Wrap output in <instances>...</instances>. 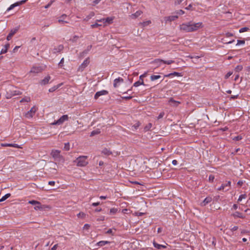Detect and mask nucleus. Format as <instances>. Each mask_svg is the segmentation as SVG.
<instances>
[{
  "label": "nucleus",
  "instance_id": "49",
  "mask_svg": "<svg viewBox=\"0 0 250 250\" xmlns=\"http://www.w3.org/2000/svg\"><path fill=\"white\" fill-rule=\"evenodd\" d=\"M175 13L179 15H182L185 13V12L182 10H179L176 11Z\"/></svg>",
  "mask_w": 250,
  "mask_h": 250
},
{
  "label": "nucleus",
  "instance_id": "46",
  "mask_svg": "<svg viewBox=\"0 0 250 250\" xmlns=\"http://www.w3.org/2000/svg\"><path fill=\"white\" fill-rule=\"evenodd\" d=\"M249 30V28H248V27H243V28H241L239 30V32H240V33H243V32H244L248 31Z\"/></svg>",
  "mask_w": 250,
  "mask_h": 250
},
{
  "label": "nucleus",
  "instance_id": "47",
  "mask_svg": "<svg viewBox=\"0 0 250 250\" xmlns=\"http://www.w3.org/2000/svg\"><path fill=\"white\" fill-rule=\"evenodd\" d=\"M79 38V36L75 35L72 39H70V41H71L72 42H76Z\"/></svg>",
  "mask_w": 250,
  "mask_h": 250
},
{
  "label": "nucleus",
  "instance_id": "55",
  "mask_svg": "<svg viewBox=\"0 0 250 250\" xmlns=\"http://www.w3.org/2000/svg\"><path fill=\"white\" fill-rule=\"evenodd\" d=\"M53 2H54V0H51L47 5H46L44 6V8L45 9L48 8L49 7L51 6V5H52V4L53 3Z\"/></svg>",
  "mask_w": 250,
  "mask_h": 250
},
{
  "label": "nucleus",
  "instance_id": "13",
  "mask_svg": "<svg viewBox=\"0 0 250 250\" xmlns=\"http://www.w3.org/2000/svg\"><path fill=\"white\" fill-rule=\"evenodd\" d=\"M168 103L172 106L177 107L181 104V102L175 101L172 98H170L168 101Z\"/></svg>",
  "mask_w": 250,
  "mask_h": 250
},
{
  "label": "nucleus",
  "instance_id": "21",
  "mask_svg": "<svg viewBox=\"0 0 250 250\" xmlns=\"http://www.w3.org/2000/svg\"><path fill=\"white\" fill-rule=\"evenodd\" d=\"M172 76L179 77V76H182V75L181 73L174 72L173 73H169V74L165 75V77H170Z\"/></svg>",
  "mask_w": 250,
  "mask_h": 250
},
{
  "label": "nucleus",
  "instance_id": "64",
  "mask_svg": "<svg viewBox=\"0 0 250 250\" xmlns=\"http://www.w3.org/2000/svg\"><path fill=\"white\" fill-rule=\"evenodd\" d=\"M12 37H13V36H12V35H11V34H10L9 33V34L8 35V36H7V38H6V39H7V40L8 41H9V40H10L11 39V38H12Z\"/></svg>",
  "mask_w": 250,
  "mask_h": 250
},
{
  "label": "nucleus",
  "instance_id": "2",
  "mask_svg": "<svg viewBox=\"0 0 250 250\" xmlns=\"http://www.w3.org/2000/svg\"><path fill=\"white\" fill-rule=\"evenodd\" d=\"M87 156H80L77 158L74 161L77 164V166L79 167H84L88 164V162L86 161Z\"/></svg>",
  "mask_w": 250,
  "mask_h": 250
},
{
  "label": "nucleus",
  "instance_id": "8",
  "mask_svg": "<svg viewBox=\"0 0 250 250\" xmlns=\"http://www.w3.org/2000/svg\"><path fill=\"white\" fill-rule=\"evenodd\" d=\"M36 111L37 108L35 106L32 107L29 111L25 113V117L28 119L32 118Z\"/></svg>",
  "mask_w": 250,
  "mask_h": 250
},
{
  "label": "nucleus",
  "instance_id": "32",
  "mask_svg": "<svg viewBox=\"0 0 250 250\" xmlns=\"http://www.w3.org/2000/svg\"><path fill=\"white\" fill-rule=\"evenodd\" d=\"M95 15V13L94 12H90V13L86 16V17L84 19V20L86 21H88Z\"/></svg>",
  "mask_w": 250,
  "mask_h": 250
},
{
  "label": "nucleus",
  "instance_id": "19",
  "mask_svg": "<svg viewBox=\"0 0 250 250\" xmlns=\"http://www.w3.org/2000/svg\"><path fill=\"white\" fill-rule=\"evenodd\" d=\"M153 246H154L155 248H156V249H158V250H160V249H162V248H163V249H165V248H166V247H166V246L159 244H158L157 243H156V242H155V241H153Z\"/></svg>",
  "mask_w": 250,
  "mask_h": 250
},
{
  "label": "nucleus",
  "instance_id": "9",
  "mask_svg": "<svg viewBox=\"0 0 250 250\" xmlns=\"http://www.w3.org/2000/svg\"><path fill=\"white\" fill-rule=\"evenodd\" d=\"M43 70V68L41 66H33L30 72L34 73H38L42 72Z\"/></svg>",
  "mask_w": 250,
  "mask_h": 250
},
{
  "label": "nucleus",
  "instance_id": "25",
  "mask_svg": "<svg viewBox=\"0 0 250 250\" xmlns=\"http://www.w3.org/2000/svg\"><path fill=\"white\" fill-rule=\"evenodd\" d=\"M62 85V83H60L57 85H55V86H53L52 87L49 89V92H53L55 91L56 90H57L58 88H59Z\"/></svg>",
  "mask_w": 250,
  "mask_h": 250
},
{
  "label": "nucleus",
  "instance_id": "12",
  "mask_svg": "<svg viewBox=\"0 0 250 250\" xmlns=\"http://www.w3.org/2000/svg\"><path fill=\"white\" fill-rule=\"evenodd\" d=\"M212 198L210 196H208L206 197L202 202L201 203V206H205L208 205V203H210L212 201Z\"/></svg>",
  "mask_w": 250,
  "mask_h": 250
},
{
  "label": "nucleus",
  "instance_id": "53",
  "mask_svg": "<svg viewBox=\"0 0 250 250\" xmlns=\"http://www.w3.org/2000/svg\"><path fill=\"white\" fill-rule=\"evenodd\" d=\"M63 63H64V58H62L60 62L59 63L58 65L60 67H62L63 65Z\"/></svg>",
  "mask_w": 250,
  "mask_h": 250
},
{
  "label": "nucleus",
  "instance_id": "31",
  "mask_svg": "<svg viewBox=\"0 0 250 250\" xmlns=\"http://www.w3.org/2000/svg\"><path fill=\"white\" fill-rule=\"evenodd\" d=\"M102 153L105 155H109L112 152L107 148H104L102 151Z\"/></svg>",
  "mask_w": 250,
  "mask_h": 250
},
{
  "label": "nucleus",
  "instance_id": "39",
  "mask_svg": "<svg viewBox=\"0 0 250 250\" xmlns=\"http://www.w3.org/2000/svg\"><path fill=\"white\" fill-rule=\"evenodd\" d=\"M101 26L102 24H99L98 22L96 21L95 23L91 25V28H95Z\"/></svg>",
  "mask_w": 250,
  "mask_h": 250
},
{
  "label": "nucleus",
  "instance_id": "56",
  "mask_svg": "<svg viewBox=\"0 0 250 250\" xmlns=\"http://www.w3.org/2000/svg\"><path fill=\"white\" fill-rule=\"evenodd\" d=\"M85 216V214L83 212H80L77 214L78 217L83 218Z\"/></svg>",
  "mask_w": 250,
  "mask_h": 250
},
{
  "label": "nucleus",
  "instance_id": "18",
  "mask_svg": "<svg viewBox=\"0 0 250 250\" xmlns=\"http://www.w3.org/2000/svg\"><path fill=\"white\" fill-rule=\"evenodd\" d=\"M124 82V80L123 78L119 77L117 79H115L114 81L113 86L114 87H117L118 86V83H123Z\"/></svg>",
  "mask_w": 250,
  "mask_h": 250
},
{
  "label": "nucleus",
  "instance_id": "57",
  "mask_svg": "<svg viewBox=\"0 0 250 250\" xmlns=\"http://www.w3.org/2000/svg\"><path fill=\"white\" fill-rule=\"evenodd\" d=\"M1 146H9L11 147V144L9 143H3L1 144Z\"/></svg>",
  "mask_w": 250,
  "mask_h": 250
},
{
  "label": "nucleus",
  "instance_id": "6",
  "mask_svg": "<svg viewBox=\"0 0 250 250\" xmlns=\"http://www.w3.org/2000/svg\"><path fill=\"white\" fill-rule=\"evenodd\" d=\"M147 73H145L144 74L141 75L139 77V80L137 82H136L134 84L133 86L135 87L139 86L140 85H145V83H144L143 78L146 76Z\"/></svg>",
  "mask_w": 250,
  "mask_h": 250
},
{
  "label": "nucleus",
  "instance_id": "48",
  "mask_svg": "<svg viewBox=\"0 0 250 250\" xmlns=\"http://www.w3.org/2000/svg\"><path fill=\"white\" fill-rule=\"evenodd\" d=\"M242 139V137L241 135H238L237 136H235L233 139V140L235 141H240Z\"/></svg>",
  "mask_w": 250,
  "mask_h": 250
},
{
  "label": "nucleus",
  "instance_id": "38",
  "mask_svg": "<svg viewBox=\"0 0 250 250\" xmlns=\"http://www.w3.org/2000/svg\"><path fill=\"white\" fill-rule=\"evenodd\" d=\"M151 23V21L148 20L146 21H144L143 22L140 23L141 25H142L143 26H146L148 25Z\"/></svg>",
  "mask_w": 250,
  "mask_h": 250
},
{
  "label": "nucleus",
  "instance_id": "7",
  "mask_svg": "<svg viewBox=\"0 0 250 250\" xmlns=\"http://www.w3.org/2000/svg\"><path fill=\"white\" fill-rule=\"evenodd\" d=\"M154 63H156L158 65H160L162 63L167 64H170L171 63H173L174 62V61L173 60H168V61H164L162 59H155L153 61Z\"/></svg>",
  "mask_w": 250,
  "mask_h": 250
},
{
  "label": "nucleus",
  "instance_id": "24",
  "mask_svg": "<svg viewBox=\"0 0 250 250\" xmlns=\"http://www.w3.org/2000/svg\"><path fill=\"white\" fill-rule=\"evenodd\" d=\"M45 206L42 205L40 202H39V204H37L34 207V209L36 210H43Z\"/></svg>",
  "mask_w": 250,
  "mask_h": 250
},
{
  "label": "nucleus",
  "instance_id": "50",
  "mask_svg": "<svg viewBox=\"0 0 250 250\" xmlns=\"http://www.w3.org/2000/svg\"><path fill=\"white\" fill-rule=\"evenodd\" d=\"M245 43V40H237V42L236 45H238L240 44H244Z\"/></svg>",
  "mask_w": 250,
  "mask_h": 250
},
{
  "label": "nucleus",
  "instance_id": "16",
  "mask_svg": "<svg viewBox=\"0 0 250 250\" xmlns=\"http://www.w3.org/2000/svg\"><path fill=\"white\" fill-rule=\"evenodd\" d=\"M114 19V18L112 17L104 18V26H105L107 24H111L113 22Z\"/></svg>",
  "mask_w": 250,
  "mask_h": 250
},
{
  "label": "nucleus",
  "instance_id": "41",
  "mask_svg": "<svg viewBox=\"0 0 250 250\" xmlns=\"http://www.w3.org/2000/svg\"><path fill=\"white\" fill-rule=\"evenodd\" d=\"M18 5V3H15L10 6L9 8H8L7 11H10L13 9L15 7Z\"/></svg>",
  "mask_w": 250,
  "mask_h": 250
},
{
  "label": "nucleus",
  "instance_id": "61",
  "mask_svg": "<svg viewBox=\"0 0 250 250\" xmlns=\"http://www.w3.org/2000/svg\"><path fill=\"white\" fill-rule=\"evenodd\" d=\"M96 21L98 22H103L104 24V18H103L100 20H97Z\"/></svg>",
  "mask_w": 250,
  "mask_h": 250
},
{
  "label": "nucleus",
  "instance_id": "28",
  "mask_svg": "<svg viewBox=\"0 0 250 250\" xmlns=\"http://www.w3.org/2000/svg\"><path fill=\"white\" fill-rule=\"evenodd\" d=\"M9 46L10 45L9 43L5 44L4 47L1 49L0 54H4L6 53Z\"/></svg>",
  "mask_w": 250,
  "mask_h": 250
},
{
  "label": "nucleus",
  "instance_id": "42",
  "mask_svg": "<svg viewBox=\"0 0 250 250\" xmlns=\"http://www.w3.org/2000/svg\"><path fill=\"white\" fill-rule=\"evenodd\" d=\"M243 69V66L242 65H238L237 66H236V67H235V70L236 72H239L240 71H241Z\"/></svg>",
  "mask_w": 250,
  "mask_h": 250
},
{
  "label": "nucleus",
  "instance_id": "51",
  "mask_svg": "<svg viewBox=\"0 0 250 250\" xmlns=\"http://www.w3.org/2000/svg\"><path fill=\"white\" fill-rule=\"evenodd\" d=\"M165 115V112H161L159 116L157 117V119L159 120L160 119H162Z\"/></svg>",
  "mask_w": 250,
  "mask_h": 250
},
{
  "label": "nucleus",
  "instance_id": "44",
  "mask_svg": "<svg viewBox=\"0 0 250 250\" xmlns=\"http://www.w3.org/2000/svg\"><path fill=\"white\" fill-rule=\"evenodd\" d=\"M117 211H118L117 208H112L110 209V214H115L116 213Z\"/></svg>",
  "mask_w": 250,
  "mask_h": 250
},
{
  "label": "nucleus",
  "instance_id": "60",
  "mask_svg": "<svg viewBox=\"0 0 250 250\" xmlns=\"http://www.w3.org/2000/svg\"><path fill=\"white\" fill-rule=\"evenodd\" d=\"M102 0H95L93 1V5L98 4Z\"/></svg>",
  "mask_w": 250,
  "mask_h": 250
},
{
  "label": "nucleus",
  "instance_id": "11",
  "mask_svg": "<svg viewBox=\"0 0 250 250\" xmlns=\"http://www.w3.org/2000/svg\"><path fill=\"white\" fill-rule=\"evenodd\" d=\"M89 63V61L88 60V58L86 59L81 64V65L79 66V69L83 71L84 68H85L88 64Z\"/></svg>",
  "mask_w": 250,
  "mask_h": 250
},
{
  "label": "nucleus",
  "instance_id": "23",
  "mask_svg": "<svg viewBox=\"0 0 250 250\" xmlns=\"http://www.w3.org/2000/svg\"><path fill=\"white\" fill-rule=\"evenodd\" d=\"M92 47V45L88 46L87 48L80 54L81 56L83 57L84 56V55L87 54L88 52L91 49Z\"/></svg>",
  "mask_w": 250,
  "mask_h": 250
},
{
  "label": "nucleus",
  "instance_id": "35",
  "mask_svg": "<svg viewBox=\"0 0 250 250\" xmlns=\"http://www.w3.org/2000/svg\"><path fill=\"white\" fill-rule=\"evenodd\" d=\"M140 123L139 122H137L136 123H135L134 125H133L132 126V130H135L137 129L139 127V126H140Z\"/></svg>",
  "mask_w": 250,
  "mask_h": 250
},
{
  "label": "nucleus",
  "instance_id": "43",
  "mask_svg": "<svg viewBox=\"0 0 250 250\" xmlns=\"http://www.w3.org/2000/svg\"><path fill=\"white\" fill-rule=\"evenodd\" d=\"M70 149V144L69 143H65L64 144V149L65 150H66V151H68Z\"/></svg>",
  "mask_w": 250,
  "mask_h": 250
},
{
  "label": "nucleus",
  "instance_id": "34",
  "mask_svg": "<svg viewBox=\"0 0 250 250\" xmlns=\"http://www.w3.org/2000/svg\"><path fill=\"white\" fill-rule=\"evenodd\" d=\"M161 78L160 75H152L150 76V80L151 81H154Z\"/></svg>",
  "mask_w": 250,
  "mask_h": 250
},
{
  "label": "nucleus",
  "instance_id": "15",
  "mask_svg": "<svg viewBox=\"0 0 250 250\" xmlns=\"http://www.w3.org/2000/svg\"><path fill=\"white\" fill-rule=\"evenodd\" d=\"M63 46L62 44H60L57 47H55L53 49V53L55 54L61 52L63 49Z\"/></svg>",
  "mask_w": 250,
  "mask_h": 250
},
{
  "label": "nucleus",
  "instance_id": "36",
  "mask_svg": "<svg viewBox=\"0 0 250 250\" xmlns=\"http://www.w3.org/2000/svg\"><path fill=\"white\" fill-rule=\"evenodd\" d=\"M30 98L29 97H25L24 98H22L21 101V103H23V102H29L30 101Z\"/></svg>",
  "mask_w": 250,
  "mask_h": 250
},
{
  "label": "nucleus",
  "instance_id": "26",
  "mask_svg": "<svg viewBox=\"0 0 250 250\" xmlns=\"http://www.w3.org/2000/svg\"><path fill=\"white\" fill-rule=\"evenodd\" d=\"M19 29H20V26H17L16 27L10 30L9 34L13 36L15 34H16L17 33V32L19 30Z\"/></svg>",
  "mask_w": 250,
  "mask_h": 250
},
{
  "label": "nucleus",
  "instance_id": "37",
  "mask_svg": "<svg viewBox=\"0 0 250 250\" xmlns=\"http://www.w3.org/2000/svg\"><path fill=\"white\" fill-rule=\"evenodd\" d=\"M151 127H152V124L151 123L148 124L144 127V131L146 132L148 131L151 128Z\"/></svg>",
  "mask_w": 250,
  "mask_h": 250
},
{
  "label": "nucleus",
  "instance_id": "33",
  "mask_svg": "<svg viewBox=\"0 0 250 250\" xmlns=\"http://www.w3.org/2000/svg\"><path fill=\"white\" fill-rule=\"evenodd\" d=\"M11 196L10 193H7L4 196H2L1 198L0 199V202H2L4 201L5 200H6L7 198L10 197Z\"/></svg>",
  "mask_w": 250,
  "mask_h": 250
},
{
  "label": "nucleus",
  "instance_id": "58",
  "mask_svg": "<svg viewBox=\"0 0 250 250\" xmlns=\"http://www.w3.org/2000/svg\"><path fill=\"white\" fill-rule=\"evenodd\" d=\"M122 98L123 99H125V100H130V99H131L132 98V96H124V97H122Z\"/></svg>",
  "mask_w": 250,
  "mask_h": 250
},
{
  "label": "nucleus",
  "instance_id": "17",
  "mask_svg": "<svg viewBox=\"0 0 250 250\" xmlns=\"http://www.w3.org/2000/svg\"><path fill=\"white\" fill-rule=\"evenodd\" d=\"M50 79H51V77L50 76H47V77H45L43 80H42L40 82V83L41 85H45L49 83V82Z\"/></svg>",
  "mask_w": 250,
  "mask_h": 250
},
{
  "label": "nucleus",
  "instance_id": "27",
  "mask_svg": "<svg viewBox=\"0 0 250 250\" xmlns=\"http://www.w3.org/2000/svg\"><path fill=\"white\" fill-rule=\"evenodd\" d=\"M67 17L66 15L65 14H63L61 16V17L60 18V19H59L58 20V22L60 23H64V22H65V23H67L68 22L67 21H64V20L65 19V18Z\"/></svg>",
  "mask_w": 250,
  "mask_h": 250
},
{
  "label": "nucleus",
  "instance_id": "29",
  "mask_svg": "<svg viewBox=\"0 0 250 250\" xmlns=\"http://www.w3.org/2000/svg\"><path fill=\"white\" fill-rule=\"evenodd\" d=\"M101 133V131L99 129H97L93 130L91 133L90 136L91 137L94 136L96 135L99 134Z\"/></svg>",
  "mask_w": 250,
  "mask_h": 250
},
{
  "label": "nucleus",
  "instance_id": "54",
  "mask_svg": "<svg viewBox=\"0 0 250 250\" xmlns=\"http://www.w3.org/2000/svg\"><path fill=\"white\" fill-rule=\"evenodd\" d=\"M11 147H13L15 148H21V146L17 144H11Z\"/></svg>",
  "mask_w": 250,
  "mask_h": 250
},
{
  "label": "nucleus",
  "instance_id": "63",
  "mask_svg": "<svg viewBox=\"0 0 250 250\" xmlns=\"http://www.w3.org/2000/svg\"><path fill=\"white\" fill-rule=\"evenodd\" d=\"M226 36L227 37L233 36V34L231 33L228 32L226 34Z\"/></svg>",
  "mask_w": 250,
  "mask_h": 250
},
{
  "label": "nucleus",
  "instance_id": "22",
  "mask_svg": "<svg viewBox=\"0 0 250 250\" xmlns=\"http://www.w3.org/2000/svg\"><path fill=\"white\" fill-rule=\"evenodd\" d=\"M143 13L142 11L141 10H138L136 11L135 13L131 15L130 17L132 19H136L139 16H140Z\"/></svg>",
  "mask_w": 250,
  "mask_h": 250
},
{
  "label": "nucleus",
  "instance_id": "10",
  "mask_svg": "<svg viewBox=\"0 0 250 250\" xmlns=\"http://www.w3.org/2000/svg\"><path fill=\"white\" fill-rule=\"evenodd\" d=\"M108 94V92L106 90H103L100 91H98L96 93L94 96V98L97 99L100 96L102 95H105Z\"/></svg>",
  "mask_w": 250,
  "mask_h": 250
},
{
  "label": "nucleus",
  "instance_id": "45",
  "mask_svg": "<svg viewBox=\"0 0 250 250\" xmlns=\"http://www.w3.org/2000/svg\"><path fill=\"white\" fill-rule=\"evenodd\" d=\"M28 203L35 206L37 204H39V202L36 200H31L28 202Z\"/></svg>",
  "mask_w": 250,
  "mask_h": 250
},
{
  "label": "nucleus",
  "instance_id": "4",
  "mask_svg": "<svg viewBox=\"0 0 250 250\" xmlns=\"http://www.w3.org/2000/svg\"><path fill=\"white\" fill-rule=\"evenodd\" d=\"M68 120V116L67 115H62L61 118L57 121H54L51 124L52 125H61L65 121Z\"/></svg>",
  "mask_w": 250,
  "mask_h": 250
},
{
  "label": "nucleus",
  "instance_id": "1",
  "mask_svg": "<svg viewBox=\"0 0 250 250\" xmlns=\"http://www.w3.org/2000/svg\"><path fill=\"white\" fill-rule=\"evenodd\" d=\"M202 22L192 23L189 22L180 25V29L186 32H193L197 30L202 25Z\"/></svg>",
  "mask_w": 250,
  "mask_h": 250
},
{
  "label": "nucleus",
  "instance_id": "30",
  "mask_svg": "<svg viewBox=\"0 0 250 250\" xmlns=\"http://www.w3.org/2000/svg\"><path fill=\"white\" fill-rule=\"evenodd\" d=\"M110 243V242L107 241H101L97 243V245L100 247H103L105 244Z\"/></svg>",
  "mask_w": 250,
  "mask_h": 250
},
{
  "label": "nucleus",
  "instance_id": "5",
  "mask_svg": "<svg viewBox=\"0 0 250 250\" xmlns=\"http://www.w3.org/2000/svg\"><path fill=\"white\" fill-rule=\"evenodd\" d=\"M231 186V182L228 181L226 184H223L220 187L217 188L218 190L228 191Z\"/></svg>",
  "mask_w": 250,
  "mask_h": 250
},
{
  "label": "nucleus",
  "instance_id": "20",
  "mask_svg": "<svg viewBox=\"0 0 250 250\" xmlns=\"http://www.w3.org/2000/svg\"><path fill=\"white\" fill-rule=\"evenodd\" d=\"M234 218H244L245 217L243 214L240 212L236 211L232 214Z\"/></svg>",
  "mask_w": 250,
  "mask_h": 250
},
{
  "label": "nucleus",
  "instance_id": "59",
  "mask_svg": "<svg viewBox=\"0 0 250 250\" xmlns=\"http://www.w3.org/2000/svg\"><path fill=\"white\" fill-rule=\"evenodd\" d=\"M90 227V226L89 224H86L84 225L83 229H88Z\"/></svg>",
  "mask_w": 250,
  "mask_h": 250
},
{
  "label": "nucleus",
  "instance_id": "3",
  "mask_svg": "<svg viewBox=\"0 0 250 250\" xmlns=\"http://www.w3.org/2000/svg\"><path fill=\"white\" fill-rule=\"evenodd\" d=\"M61 151L58 150H53L51 154L54 160L59 162L63 163L64 161L63 156L60 155Z\"/></svg>",
  "mask_w": 250,
  "mask_h": 250
},
{
  "label": "nucleus",
  "instance_id": "52",
  "mask_svg": "<svg viewBox=\"0 0 250 250\" xmlns=\"http://www.w3.org/2000/svg\"><path fill=\"white\" fill-rule=\"evenodd\" d=\"M214 179V176L213 175H210L208 177V181L210 182H213Z\"/></svg>",
  "mask_w": 250,
  "mask_h": 250
},
{
  "label": "nucleus",
  "instance_id": "14",
  "mask_svg": "<svg viewBox=\"0 0 250 250\" xmlns=\"http://www.w3.org/2000/svg\"><path fill=\"white\" fill-rule=\"evenodd\" d=\"M178 18L177 15H172L170 16L165 17V21L166 22H171L176 20Z\"/></svg>",
  "mask_w": 250,
  "mask_h": 250
},
{
  "label": "nucleus",
  "instance_id": "62",
  "mask_svg": "<svg viewBox=\"0 0 250 250\" xmlns=\"http://www.w3.org/2000/svg\"><path fill=\"white\" fill-rule=\"evenodd\" d=\"M100 204V202H96V203H93L92 204V206L93 207H96V206L99 205Z\"/></svg>",
  "mask_w": 250,
  "mask_h": 250
},
{
  "label": "nucleus",
  "instance_id": "40",
  "mask_svg": "<svg viewBox=\"0 0 250 250\" xmlns=\"http://www.w3.org/2000/svg\"><path fill=\"white\" fill-rule=\"evenodd\" d=\"M246 197H247V195L245 194L240 195L238 199V202L241 201L242 200V199H245V198H246Z\"/></svg>",
  "mask_w": 250,
  "mask_h": 250
}]
</instances>
